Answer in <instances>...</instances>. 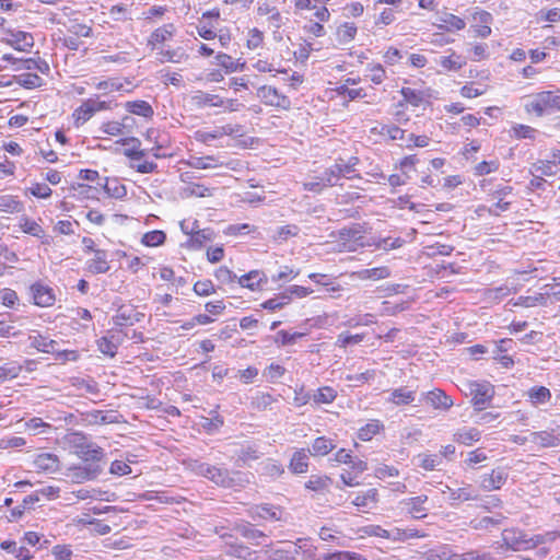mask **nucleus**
I'll list each match as a JSON object with an SVG mask.
<instances>
[{
    "label": "nucleus",
    "instance_id": "14",
    "mask_svg": "<svg viewBox=\"0 0 560 560\" xmlns=\"http://www.w3.org/2000/svg\"><path fill=\"white\" fill-rule=\"evenodd\" d=\"M30 346L37 351L44 353H55L57 352L58 342L54 339H49L46 336H43L38 331H34L28 336Z\"/></svg>",
    "mask_w": 560,
    "mask_h": 560
},
{
    "label": "nucleus",
    "instance_id": "39",
    "mask_svg": "<svg viewBox=\"0 0 560 560\" xmlns=\"http://www.w3.org/2000/svg\"><path fill=\"white\" fill-rule=\"evenodd\" d=\"M382 428L383 424L381 421L371 420L359 429L358 438L362 441H370L380 432Z\"/></svg>",
    "mask_w": 560,
    "mask_h": 560
},
{
    "label": "nucleus",
    "instance_id": "42",
    "mask_svg": "<svg viewBox=\"0 0 560 560\" xmlns=\"http://www.w3.org/2000/svg\"><path fill=\"white\" fill-rule=\"evenodd\" d=\"M444 70H447V71H457L459 69L463 68V66L465 65V60L456 55L455 52H453L452 55L450 56H443L440 58L439 62H438Z\"/></svg>",
    "mask_w": 560,
    "mask_h": 560
},
{
    "label": "nucleus",
    "instance_id": "26",
    "mask_svg": "<svg viewBox=\"0 0 560 560\" xmlns=\"http://www.w3.org/2000/svg\"><path fill=\"white\" fill-rule=\"evenodd\" d=\"M428 500L427 495H418L413 498H409L404 501V505L406 506L407 511L412 515L415 518H423L427 516V510L423 506V503Z\"/></svg>",
    "mask_w": 560,
    "mask_h": 560
},
{
    "label": "nucleus",
    "instance_id": "57",
    "mask_svg": "<svg viewBox=\"0 0 560 560\" xmlns=\"http://www.w3.org/2000/svg\"><path fill=\"white\" fill-rule=\"evenodd\" d=\"M304 332H289L287 330H280L277 332L276 342L281 346L294 345L298 339L303 338Z\"/></svg>",
    "mask_w": 560,
    "mask_h": 560
},
{
    "label": "nucleus",
    "instance_id": "38",
    "mask_svg": "<svg viewBox=\"0 0 560 560\" xmlns=\"http://www.w3.org/2000/svg\"><path fill=\"white\" fill-rule=\"evenodd\" d=\"M236 532L245 539L256 544L259 538L266 537L264 532L255 528L249 523H242L236 525Z\"/></svg>",
    "mask_w": 560,
    "mask_h": 560
},
{
    "label": "nucleus",
    "instance_id": "6",
    "mask_svg": "<svg viewBox=\"0 0 560 560\" xmlns=\"http://www.w3.org/2000/svg\"><path fill=\"white\" fill-rule=\"evenodd\" d=\"M248 514L254 521H285V513L280 506L267 503L252 506L248 510Z\"/></svg>",
    "mask_w": 560,
    "mask_h": 560
},
{
    "label": "nucleus",
    "instance_id": "25",
    "mask_svg": "<svg viewBox=\"0 0 560 560\" xmlns=\"http://www.w3.org/2000/svg\"><path fill=\"white\" fill-rule=\"evenodd\" d=\"M267 560H296V549L292 542L275 549L266 550Z\"/></svg>",
    "mask_w": 560,
    "mask_h": 560
},
{
    "label": "nucleus",
    "instance_id": "22",
    "mask_svg": "<svg viewBox=\"0 0 560 560\" xmlns=\"http://www.w3.org/2000/svg\"><path fill=\"white\" fill-rule=\"evenodd\" d=\"M508 479L505 469H493L490 475L485 476L481 480V487L486 490L500 489Z\"/></svg>",
    "mask_w": 560,
    "mask_h": 560
},
{
    "label": "nucleus",
    "instance_id": "27",
    "mask_svg": "<svg viewBox=\"0 0 560 560\" xmlns=\"http://www.w3.org/2000/svg\"><path fill=\"white\" fill-rule=\"evenodd\" d=\"M89 270L93 273H105L109 270L107 254L105 250H94V257L88 261Z\"/></svg>",
    "mask_w": 560,
    "mask_h": 560
},
{
    "label": "nucleus",
    "instance_id": "9",
    "mask_svg": "<svg viewBox=\"0 0 560 560\" xmlns=\"http://www.w3.org/2000/svg\"><path fill=\"white\" fill-rule=\"evenodd\" d=\"M121 416L116 411L92 410L81 415V424L119 423Z\"/></svg>",
    "mask_w": 560,
    "mask_h": 560
},
{
    "label": "nucleus",
    "instance_id": "55",
    "mask_svg": "<svg viewBox=\"0 0 560 560\" xmlns=\"http://www.w3.org/2000/svg\"><path fill=\"white\" fill-rule=\"evenodd\" d=\"M183 196L184 197H192V196L206 197V196H211V190L201 184L190 183V185L186 186L183 189Z\"/></svg>",
    "mask_w": 560,
    "mask_h": 560
},
{
    "label": "nucleus",
    "instance_id": "21",
    "mask_svg": "<svg viewBox=\"0 0 560 560\" xmlns=\"http://www.w3.org/2000/svg\"><path fill=\"white\" fill-rule=\"evenodd\" d=\"M292 545L296 549V560L299 558L301 560H317L316 559L317 548L313 545L311 539L299 538L296 541L292 542Z\"/></svg>",
    "mask_w": 560,
    "mask_h": 560
},
{
    "label": "nucleus",
    "instance_id": "41",
    "mask_svg": "<svg viewBox=\"0 0 560 560\" xmlns=\"http://www.w3.org/2000/svg\"><path fill=\"white\" fill-rule=\"evenodd\" d=\"M0 547L4 551L14 555L20 560H27L31 558L30 550L23 546H18L15 541H2Z\"/></svg>",
    "mask_w": 560,
    "mask_h": 560
},
{
    "label": "nucleus",
    "instance_id": "17",
    "mask_svg": "<svg viewBox=\"0 0 560 560\" xmlns=\"http://www.w3.org/2000/svg\"><path fill=\"white\" fill-rule=\"evenodd\" d=\"M175 33L174 24H165L154 30L148 38V46L153 50L158 45L171 39Z\"/></svg>",
    "mask_w": 560,
    "mask_h": 560
},
{
    "label": "nucleus",
    "instance_id": "1",
    "mask_svg": "<svg viewBox=\"0 0 560 560\" xmlns=\"http://www.w3.org/2000/svg\"><path fill=\"white\" fill-rule=\"evenodd\" d=\"M524 108L527 114L537 117L560 110V90L542 91L524 97Z\"/></svg>",
    "mask_w": 560,
    "mask_h": 560
},
{
    "label": "nucleus",
    "instance_id": "23",
    "mask_svg": "<svg viewBox=\"0 0 560 560\" xmlns=\"http://www.w3.org/2000/svg\"><path fill=\"white\" fill-rule=\"evenodd\" d=\"M9 44L21 51H28L34 46V38L30 33L16 31L11 33Z\"/></svg>",
    "mask_w": 560,
    "mask_h": 560
},
{
    "label": "nucleus",
    "instance_id": "16",
    "mask_svg": "<svg viewBox=\"0 0 560 560\" xmlns=\"http://www.w3.org/2000/svg\"><path fill=\"white\" fill-rule=\"evenodd\" d=\"M191 103L198 108H202L206 106L210 107H221L225 106V100L217 94H210L203 91H196L194 95H191Z\"/></svg>",
    "mask_w": 560,
    "mask_h": 560
},
{
    "label": "nucleus",
    "instance_id": "3",
    "mask_svg": "<svg viewBox=\"0 0 560 560\" xmlns=\"http://www.w3.org/2000/svg\"><path fill=\"white\" fill-rule=\"evenodd\" d=\"M101 459L102 457H81L78 465L65 468L62 476L75 483L95 479L102 471Z\"/></svg>",
    "mask_w": 560,
    "mask_h": 560
},
{
    "label": "nucleus",
    "instance_id": "34",
    "mask_svg": "<svg viewBox=\"0 0 560 560\" xmlns=\"http://www.w3.org/2000/svg\"><path fill=\"white\" fill-rule=\"evenodd\" d=\"M135 308L121 306L117 310L113 322L116 326H132L135 323L140 322V318H133Z\"/></svg>",
    "mask_w": 560,
    "mask_h": 560
},
{
    "label": "nucleus",
    "instance_id": "60",
    "mask_svg": "<svg viewBox=\"0 0 560 560\" xmlns=\"http://www.w3.org/2000/svg\"><path fill=\"white\" fill-rule=\"evenodd\" d=\"M364 339L362 334L350 335L348 332H341L338 335L336 340V346L340 348H346L349 345L360 343Z\"/></svg>",
    "mask_w": 560,
    "mask_h": 560
},
{
    "label": "nucleus",
    "instance_id": "51",
    "mask_svg": "<svg viewBox=\"0 0 560 560\" xmlns=\"http://www.w3.org/2000/svg\"><path fill=\"white\" fill-rule=\"evenodd\" d=\"M22 68L26 70H37L43 74H48L50 68L46 60L42 58H27L22 61Z\"/></svg>",
    "mask_w": 560,
    "mask_h": 560
},
{
    "label": "nucleus",
    "instance_id": "64",
    "mask_svg": "<svg viewBox=\"0 0 560 560\" xmlns=\"http://www.w3.org/2000/svg\"><path fill=\"white\" fill-rule=\"evenodd\" d=\"M490 553H479L477 550H470L464 553H455L454 560H492Z\"/></svg>",
    "mask_w": 560,
    "mask_h": 560
},
{
    "label": "nucleus",
    "instance_id": "56",
    "mask_svg": "<svg viewBox=\"0 0 560 560\" xmlns=\"http://www.w3.org/2000/svg\"><path fill=\"white\" fill-rule=\"evenodd\" d=\"M378 133L388 137L390 140H404L406 131L395 125H382Z\"/></svg>",
    "mask_w": 560,
    "mask_h": 560
},
{
    "label": "nucleus",
    "instance_id": "58",
    "mask_svg": "<svg viewBox=\"0 0 560 560\" xmlns=\"http://www.w3.org/2000/svg\"><path fill=\"white\" fill-rule=\"evenodd\" d=\"M499 166L500 163L498 160L482 161L475 166L474 173L476 176H483L498 171Z\"/></svg>",
    "mask_w": 560,
    "mask_h": 560
},
{
    "label": "nucleus",
    "instance_id": "33",
    "mask_svg": "<svg viewBox=\"0 0 560 560\" xmlns=\"http://www.w3.org/2000/svg\"><path fill=\"white\" fill-rule=\"evenodd\" d=\"M125 108L129 113H131L133 115L142 116L144 118H151L154 114L152 106L147 101H142V100L127 102L125 104Z\"/></svg>",
    "mask_w": 560,
    "mask_h": 560
},
{
    "label": "nucleus",
    "instance_id": "30",
    "mask_svg": "<svg viewBox=\"0 0 560 560\" xmlns=\"http://www.w3.org/2000/svg\"><path fill=\"white\" fill-rule=\"evenodd\" d=\"M527 397L533 406L544 405L550 401L551 392L545 386H534L527 390Z\"/></svg>",
    "mask_w": 560,
    "mask_h": 560
},
{
    "label": "nucleus",
    "instance_id": "36",
    "mask_svg": "<svg viewBox=\"0 0 560 560\" xmlns=\"http://www.w3.org/2000/svg\"><path fill=\"white\" fill-rule=\"evenodd\" d=\"M479 440L480 432L476 428H463L454 434V441L464 445H471Z\"/></svg>",
    "mask_w": 560,
    "mask_h": 560
},
{
    "label": "nucleus",
    "instance_id": "61",
    "mask_svg": "<svg viewBox=\"0 0 560 560\" xmlns=\"http://www.w3.org/2000/svg\"><path fill=\"white\" fill-rule=\"evenodd\" d=\"M332 448L331 441L326 438H317L313 443L314 455H327Z\"/></svg>",
    "mask_w": 560,
    "mask_h": 560
},
{
    "label": "nucleus",
    "instance_id": "50",
    "mask_svg": "<svg viewBox=\"0 0 560 560\" xmlns=\"http://www.w3.org/2000/svg\"><path fill=\"white\" fill-rule=\"evenodd\" d=\"M376 490L370 489L365 493L357 495L352 503L358 508L371 509L372 504L376 503Z\"/></svg>",
    "mask_w": 560,
    "mask_h": 560
},
{
    "label": "nucleus",
    "instance_id": "47",
    "mask_svg": "<svg viewBox=\"0 0 560 560\" xmlns=\"http://www.w3.org/2000/svg\"><path fill=\"white\" fill-rule=\"evenodd\" d=\"M230 555L243 560H256L257 551L252 550L243 544H235L230 547Z\"/></svg>",
    "mask_w": 560,
    "mask_h": 560
},
{
    "label": "nucleus",
    "instance_id": "31",
    "mask_svg": "<svg viewBox=\"0 0 560 560\" xmlns=\"http://www.w3.org/2000/svg\"><path fill=\"white\" fill-rule=\"evenodd\" d=\"M416 399V390L401 386L390 393L389 401L395 405H408Z\"/></svg>",
    "mask_w": 560,
    "mask_h": 560
},
{
    "label": "nucleus",
    "instance_id": "19",
    "mask_svg": "<svg viewBox=\"0 0 560 560\" xmlns=\"http://www.w3.org/2000/svg\"><path fill=\"white\" fill-rule=\"evenodd\" d=\"M512 190L513 188L511 186H502L492 192V197L493 199H497V202L489 209L491 214L498 215L500 212L508 211L510 209L511 202L505 201L504 198L512 194Z\"/></svg>",
    "mask_w": 560,
    "mask_h": 560
},
{
    "label": "nucleus",
    "instance_id": "18",
    "mask_svg": "<svg viewBox=\"0 0 560 560\" xmlns=\"http://www.w3.org/2000/svg\"><path fill=\"white\" fill-rule=\"evenodd\" d=\"M34 467L38 471L48 475H62V472H65V468L60 465L59 457H35Z\"/></svg>",
    "mask_w": 560,
    "mask_h": 560
},
{
    "label": "nucleus",
    "instance_id": "48",
    "mask_svg": "<svg viewBox=\"0 0 560 560\" xmlns=\"http://www.w3.org/2000/svg\"><path fill=\"white\" fill-rule=\"evenodd\" d=\"M20 226L24 233L32 236L40 238L45 235L43 228L37 222L26 217L21 218Z\"/></svg>",
    "mask_w": 560,
    "mask_h": 560
},
{
    "label": "nucleus",
    "instance_id": "54",
    "mask_svg": "<svg viewBox=\"0 0 560 560\" xmlns=\"http://www.w3.org/2000/svg\"><path fill=\"white\" fill-rule=\"evenodd\" d=\"M166 235L163 231L154 230L145 233L142 236V243L145 246L154 247L162 245L165 242Z\"/></svg>",
    "mask_w": 560,
    "mask_h": 560
},
{
    "label": "nucleus",
    "instance_id": "12",
    "mask_svg": "<svg viewBox=\"0 0 560 560\" xmlns=\"http://www.w3.org/2000/svg\"><path fill=\"white\" fill-rule=\"evenodd\" d=\"M183 464L192 470H196L198 475L205 476L215 483L223 482L224 478L219 468L212 467L206 464H198L196 459L189 458L188 460H184Z\"/></svg>",
    "mask_w": 560,
    "mask_h": 560
},
{
    "label": "nucleus",
    "instance_id": "15",
    "mask_svg": "<svg viewBox=\"0 0 560 560\" xmlns=\"http://www.w3.org/2000/svg\"><path fill=\"white\" fill-rule=\"evenodd\" d=\"M532 442L541 447H556L560 445V428L551 431L532 433Z\"/></svg>",
    "mask_w": 560,
    "mask_h": 560
},
{
    "label": "nucleus",
    "instance_id": "10",
    "mask_svg": "<svg viewBox=\"0 0 560 560\" xmlns=\"http://www.w3.org/2000/svg\"><path fill=\"white\" fill-rule=\"evenodd\" d=\"M65 440L68 445L75 448L74 455H97V451L92 448L88 436L81 432H70Z\"/></svg>",
    "mask_w": 560,
    "mask_h": 560
},
{
    "label": "nucleus",
    "instance_id": "44",
    "mask_svg": "<svg viewBox=\"0 0 560 560\" xmlns=\"http://www.w3.org/2000/svg\"><path fill=\"white\" fill-rule=\"evenodd\" d=\"M337 162L340 167L342 177L349 179L360 177L358 174H355V166L359 163V159L357 156H351L347 161L343 159H338Z\"/></svg>",
    "mask_w": 560,
    "mask_h": 560
},
{
    "label": "nucleus",
    "instance_id": "46",
    "mask_svg": "<svg viewBox=\"0 0 560 560\" xmlns=\"http://www.w3.org/2000/svg\"><path fill=\"white\" fill-rule=\"evenodd\" d=\"M365 469H366V465L363 462L360 460L355 465V471L354 472L345 470L343 472H341L340 478H341L342 482L346 486H349V487L358 486L360 483V481H359V474L362 472Z\"/></svg>",
    "mask_w": 560,
    "mask_h": 560
},
{
    "label": "nucleus",
    "instance_id": "62",
    "mask_svg": "<svg viewBox=\"0 0 560 560\" xmlns=\"http://www.w3.org/2000/svg\"><path fill=\"white\" fill-rule=\"evenodd\" d=\"M219 132L220 131H219L218 127L214 128L212 131L197 130L194 133V138L198 142H201V143H205V144H209L211 141L221 138Z\"/></svg>",
    "mask_w": 560,
    "mask_h": 560
},
{
    "label": "nucleus",
    "instance_id": "8",
    "mask_svg": "<svg viewBox=\"0 0 560 560\" xmlns=\"http://www.w3.org/2000/svg\"><path fill=\"white\" fill-rule=\"evenodd\" d=\"M433 25L445 32H457L466 27V22L464 19L447 11H439L435 14Z\"/></svg>",
    "mask_w": 560,
    "mask_h": 560
},
{
    "label": "nucleus",
    "instance_id": "29",
    "mask_svg": "<svg viewBox=\"0 0 560 560\" xmlns=\"http://www.w3.org/2000/svg\"><path fill=\"white\" fill-rule=\"evenodd\" d=\"M214 236H215V234H214L213 230H211L209 228L196 231L191 234L190 238L187 242L188 247H190L192 249H199L207 242L213 241Z\"/></svg>",
    "mask_w": 560,
    "mask_h": 560
},
{
    "label": "nucleus",
    "instance_id": "32",
    "mask_svg": "<svg viewBox=\"0 0 560 560\" xmlns=\"http://www.w3.org/2000/svg\"><path fill=\"white\" fill-rule=\"evenodd\" d=\"M358 28L354 23L345 22L336 30V38L338 44L346 45L352 42L357 35Z\"/></svg>",
    "mask_w": 560,
    "mask_h": 560
},
{
    "label": "nucleus",
    "instance_id": "63",
    "mask_svg": "<svg viewBox=\"0 0 560 560\" xmlns=\"http://www.w3.org/2000/svg\"><path fill=\"white\" fill-rule=\"evenodd\" d=\"M455 553L447 546H442L430 551L429 560H454Z\"/></svg>",
    "mask_w": 560,
    "mask_h": 560
},
{
    "label": "nucleus",
    "instance_id": "5",
    "mask_svg": "<svg viewBox=\"0 0 560 560\" xmlns=\"http://www.w3.org/2000/svg\"><path fill=\"white\" fill-rule=\"evenodd\" d=\"M468 389L472 397L471 401L478 410L483 409L494 395L493 386L488 382H470Z\"/></svg>",
    "mask_w": 560,
    "mask_h": 560
},
{
    "label": "nucleus",
    "instance_id": "28",
    "mask_svg": "<svg viewBox=\"0 0 560 560\" xmlns=\"http://www.w3.org/2000/svg\"><path fill=\"white\" fill-rule=\"evenodd\" d=\"M186 164L192 168L197 170H209L215 168L223 165L222 162L219 161L217 156L207 155V156H191Z\"/></svg>",
    "mask_w": 560,
    "mask_h": 560
},
{
    "label": "nucleus",
    "instance_id": "43",
    "mask_svg": "<svg viewBox=\"0 0 560 560\" xmlns=\"http://www.w3.org/2000/svg\"><path fill=\"white\" fill-rule=\"evenodd\" d=\"M300 232V229L295 224H288L277 228L273 232L271 237L276 242H284L290 237L296 236Z\"/></svg>",
    "mask_w": 560,
    "mask_h": 560
},
{
    "label": "nucleus",
    "instance_id": "7",
    "mask_svg": "<svg viewBox=\"0 0 560 560\" xmlns=\"http://www.w3.org/2000/svg\"><path fill=\"white\" fill-rule=\"evenodd\" d=\"M30 292L33 298L34 304L39 307H49L56 301L52 288L40 281L33 283L30 287Z\"/></svg>",
    "mask_w": 560,
    "mask_h": 560
},
{
    "label": "nucleus",
    "instance_id": "37",
    "mask_svg": "<svg viewBox=\"0 0 560 560\" xmlns=\"http://www.w3.org/2000/svg\"><path fill=\"white\" fill-rule=\"evenodd\" d=\"M23 203L16 196L0 195V210L7 213H18L23 210Z\"/></svg>",
    "mask_w": 560,
    "mask_h": 560
},
{
    "label": "nucleus",
    "instance_id": "24",
    "mask_svg": "<svg viewBox=\"0 0 560 560\" xmlns=\"http://www.w3.org/2000/svg\"><path fill=\"white\" fill-rule=\"evenodd\" d=\"M241 287L252 291L258 289L262 282H267V278L262 271L252 270L237 279Z\"/></svg>",
    "mask_w": 560,
    "mask_h": 560
},
{
    "label": "nucleus",
    "instance_id": "11",
    "mask_svg": "<svg viewBox=\"0 0 560 560\" xmlns=\"http://www.w3.org/2000/svg\"><path fill=\"white\" fill-rule=\"evenodd\" d=\"M472 19L476 24L471 25L476 36L487 38L491 34L490 24L492 23V15L485 11L478 10L474 13Z\"/></svg>",
    "mask_w": 560,
    "mask_h": 560
},
{
    "label": "nucleus",
    "instance_id": "59",
    "mask_svg": "<svg viewBox=\"0 0 560 560\" xmlns=\"http://www.w3.org/2000/svg\"><path fill=\"white\" fill-rule=\"evenodd\" d=\"M19 83L26 89H35L42 86L43 79L35 73H22L19 75Z\"/></svg>",
    "mask_w": 560,
    "mask_h": 560
},
{
    "label": "nucleus",
    "instance_id": "20",
    "mask_svg": "<svg viewBox=\"0 0 560 560\" xmlns=\"http://www.w3.org/2000/svg\"><path fill=\"white\" fill-rule=\"evenodd\" d=\"M337 397V392L330 386H324L315 390L312 395L307 394L303 398V404L312 399L316 405L331 404Z\"/></svg>",
    "mask_w": 560,
    "mask_h": 560
},
{
    "label": "nucleus",
    "instance_id": "13",
    "mask_svg": "<svg viewBox=\"0 0 560 560\" xmlns=\"http://www.w3.org/2000/svg\"><path fill=\"white\" fill-rule=\"evenodd\" d=\"M433 406L435 409H448L453 406V400L442 389H433L422 394V399Z\"/></svg>",
    "mask_w": 560,
    "mask_h": 560
},
{
    "label": "nucleus",
    "instance_id": "35",
    "mask_svg": "<svg viewBox=\"0 0 560 560\" xmlns=\"http://www.w3.org/2000/svg\"><path fill=\"white\" fill-rule=\"evenodd\" d=\"M188 58L187 54L184 51L183 48H176V49H162L158 52V60L161 63L164 62H174L179 63L183 60H186Z\"/></svg>",
    "mask_w": 560,
    "mask_h": 560
},
{
    "label": "nucleus",
    "instance_id": "4",
    "mask_svg": "<svg viewBox=\"0 0 560 560\" xmlns=\"http://www.w3.org/2000/svg\"><path fill=\"white\" fill-rule=\"evenodd\" d=\"M257 97L267 106L289 109L291 101L271 85H262L257 90Z\"/></svg>",
    "mask_w": 560,
    "mask_h": 560
},
{
    "label": "nucleus",
    "instance_id": "49",
    "mask_svg": "<svg viewBox=\"0 0 560 560\" xmlns=\"http://www.w3.org/2000/svg\"><path fill=\"white\" fill-rule=\"evenodd\" d=\"M404 240L401 237H377L373 241V245L378 249L390 250L401 247Z\"/></svg>",
    "mask_w": 560,
    "mask_h": 560
},
{
    "label": "nucleus",
    "instance_id": "40",
    "mask_svg": "<svg viewBox=\"0 0 560 560\" xmlns=\"http://www.w3.org/2000/svg\"><path fill=\"white\" fill-rule=\"evenodd\" d=\"M290 303V294L288 292H282L280 294L275 295L273 298L261 303V307L268 311H277L282 308L283 306Z\"/></svg>",
    "mask_w": 560,
    "mask_h": 560
},
{
    "label": "nucleus",
    "instance_id": "2",
    "mask_svg": "<svg viewBox=\"0 0 560 560\" xmlns=\"http://www.w3.org/2000/svg\"><path fill=\"white\" fill-rule=\"evenodd\" d=\"M556 532H548L545 535H535L528 537L525 533L518 529H504L502 533V540L506 548L514 551L528 550L538 545L556 539Z\"/></svg>",
    "mask_w": 560,
    "mask_h": 560
},
{
    "label": "nucleus",
    "instance_id": "45",
    "mask_svg": "<svg viewBox=\"0 0 560 560\" xmlns=\"http://www.w3.org/2000/svg\"><path fill=\"white\" fill-rule=\"evenodd\" d=\"M503 518L502 515L475 518L470 521V527L474 529H489L490 527L500 525Z\"/></svg>",
    "mask_w": 560,
    "mask_h": 560
},
{
    "label": "nucleus",
    "instance_id": "53",
    "mask_svg": "<svg viewBox=\"0 0 560 560\" xmlns=\"http://www.w3.org/2000/svg\"><path fill=\"white\" fill-rule=\"evenodd\" d=\"M95 114L94 108L91 102L84 101L75 110L73 116L75 117L77 122L84 124L93 115Z\"/></svg>",
    "mask_w": 560,
    "mask_h": 560
},
{
    "label": "nucleus",
    "instance_id": "52",
    "mask_svg": "<svg viewBox=\"0 0 560 560\" xmlns=\"http://www.w3.org/2000/svg\"><path fill=\"white\" fill-rule=\"evenodd\" d=\"M400 94L402 95L404 102L415 107H418L424 101L423 93L415 89L402 88Z\"/></svg>",
    "mask_w": 560,
    "mask_h": 560
}]
</instances>
